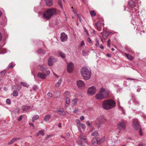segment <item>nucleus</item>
Listing matches in <instances>:
<instances>
[{
	"instance_id": "f257e3e1",
	"label": "nucleus",
	"mask_w": 146,
	"mask_h": 146,
	"mask_svg": "<svg viewBox=\"0 0 146 146\" xmlns=\"http://www.w3.org/2000/svg\"><path fill=\"white\" fill-rule=\"evenodd\" d=\"M115 105V102L111 99L103 101L102 106L103 108L106 110L112 109Z\"/></svg>"
},
{
	"instance_id": "f03ea898",
	"label": "nucleus",
	"mask_w": 146,
	"mask_h": 146,
	"mask_svg": "<svg viewBox=\"0 0 146 146\" xmlns=\"http://www.w3.org/2000/svg\"><path fill=\"white\" fill-rule=\"evenodd\" d=\"M56 13V9L54 8H51L48 9L43 13V17L46 20L50 19L53 15H55Z\"/></svg>"
},
{
	"instance_id": "7ed1b4c3",
	"label": "nucleus",
	"mask_w": 146,
	"mask_h": 146,
	"mask_svg": "<svg viewBox=\"0 0 146 146\" xmlns=\"http://www.w3.org/2000/svg\"><path fill=\"white\" fill-rule=\"evenodd\" d=\"M80 72L82 76L85 80H88L90 78L91 72L86 67H82L81 69Z\"/></svg>"
},
{
	"instance_id": "20e7f679",
	"label": "nucleus",
	"mask_w": 146,
	"mask_h": 146,
	"mask_svg": "<svg viewBox=\"0 0 146 146\" xmlns=\"http://www.w3.org/2000/svg\"><path fill=\"white\" fill-rule=\"evenodd\" d=\"M80 135L79 136L80 140L78 141V143L80 145V146H85V144L87 143V140L86 139V135L82 133L81 131Z\"/></svg>"
},
{
	"instance_id": "39448f33",
	"label": "nucleus",
	"mask_w": 146,
	"mask_h": 146,
	"mask_svg": "<svg viewBox=\"0 0 146 146\" xmlns=\"http://www.w3.org/2000/svg\"><path fill=\"white\" fill-rule=\"evenodd\" d=\"M50 73L49 70L46 71V73L39 72L37 74V76L41 79H44L46 78V77L50 74Z\"/></svg>"
},
{
	"instance_id": "423d86ee",
	"label": "nucleus",
	"mask_w": 146,
	"mask_h": 146,
	"mask_svg": "<svg viewBox=\"0 0 146 146\" xmlns=\"http://www.w3.org/2000/svg\"><path fill=\"white\" fill-rule=\"evenodd\" d=\"M104 99L108 98L110 94V91L102 88L100 90Z\"/></svg>"
},
{
	"instance_id": "0eeeda50",
	"label": "nucleus",
	"mask_w": 146,
	"mask_h": 146,
	"mask_svg": "<svg viewBox=\"0 0 146 146\" xmlns=\"http://www.w3.org/2000/svg\"><path fill=\"white\" fill-rule=\"evenodd\" d=\"M96 92V89L95 86H92L89 88L87 90V93L90 95L94 94Z\"/></svg>"
},
{
	"instance_id": "6e6552de",
	"label": "nucleus",
	"mask_w": 146,
	"mask_h": 146,
	"mask_svg": "<svg viewBox=\"0 0 146 146\" xmlns=\"http://www.w3.org/2000/svg\"><path fill=\"white\" fill-rule=\"evenodd\" d=\"M77 85L78 88L80 89H83L85 87V84L84 81L81 80H78L77 82Z\"/></svg>"
},
{
	"instance_id": "1a4fd4ad",
	"label": "nucleus",
	"mask_w": 146,
	"mask_h": 146,
	"mask_svg": "<svg viewBox=\"0 0 146 146\" xmlns=\"http://www.w3.org/2000/svg\"><path fill=\"white\" fill-rule=\"evenodd\" d=\"M74 68V64L72 62L68 64L67 70L68 72L71 73L73 70Z\"/></svg>"
},
{
	"instance_id": "9d476101",
	"label": "nucleus",
	"mask_w": 146,
	"mask_h": 146,
	"mask_svg": "<svg viewBox=\"0 0 146 146\" xmlns=\"http://www.w3.org/2000/svg\"><path fill=\"white\" fill-rule=\"evenodd\" d=\"M67 35L64 33H62L61 34L60 39L62 42L66 41L67 40Z\"/></svg>"
},
{
	"instance_id": "9b49d317",
	"label": "nucleus",
	"mask_w": 146,
	"mask_h": 146,
	"mask_svg": "<svg viewBox=\"0 0 146 146\" xmlns=\"http://www.w3.org/2000/svg\"><path fill=\"white\" fill-rule=\"evenodd\" d=\"M125 127V123L123 121L120 122L118 124V129L120 130L124 129Z\"/></svg>"
},
{
	"instance_id": "f8f14e48",
	"label": "nucleus",
	"mask_w": 146,
	"mask_h": 146,
	"mask_svg": "<svg viewBox=\"0 0 146 146\" xmlns=\"http://www.w3.org/2000/svg\"><path fill=\"white\" fill-rule=\"evenodd\" d=\"M133 125L134 128L137 130L139 128V123L138 122L137 119H134L133 120Z\"/></svg>"
},
{
	"instance_id": "ddd939ff",
	"label": "nucleus",
	"mask_w": 146,
	"mask_h": 146,
	"mask_svg": "<svg viewBox=\"0 0 146 146\" xmlns=\"http://www.w3.org/2000/svg\"><path fill=\"white\" fill-rule=\"evenodd\" d=\"M95 98L98 100H102L104 99L100 91L95 96Z\"/></svg>"
},
{
	"instance_id": "4468645a",
	"label": "nucleus",
	"mask_w": 146,
	"mask_h": 146,
	"mask_svg": "<svg viewBox=\"0 0 146 146\" xmlns=\"http://www.w3.org/2000/svg\"><path fill=\"white\" fill-rule=\"evenodd\" d=\"M46 5L48 6H52L53 5L52 0H45Z\"/></svg>"
},
{
	"instance_id": "2eb2a0df",
	"label": "nucleus",
	"mask_w": 146,
	"mask_h": 146,
	"mask_svg": "<svg viewBox=\"0 0 146 146\" xmlns=\"http://www.w3.org/2000/svg\"><path fill=\"white\" fill-rule=\"evenodd\" d=\"M78 101V99L76 98H75L73 99L72 101V104L73 106H74L76 105L77 103V102Z\"/></svg>"
},
{
	"instance_id": "dca6fc26",
	"label": "nucleus",
	"mask_w": 146,
	"mask_h": 146,
	"mask_svg": "<svg viewBox=\"0 0 146 146\" xmlns=\"http://www.w3.org/2000/svg\"><path fill=\"white\" fill-rule=\"evenodd\" d=\"M56 111L57 113L61 115H63L65 114L64 112L62 110H60V109H58Z\"/></svg>"
},
{
	"instance_id": "f3484780",
	"label": "nucleus",
	"mask_w": 146,
	"mask_h": 146,
	"mask_svg": "<svg viewBox=\"0 0 146 146\" xmlns=\"http://www.w3.org/2000/svg\"><path fill=\"white\" fill-rule=\"evenodd\" d=\"M53 59L51 57H50L49 58L48 60V65L50 66H51L53 65L52 61Z\"/></svg>"
},
{
	"instance_id": "a211bd4d",
	"label": "nucleus",
	"mask_w": 146,
	"mask_h": 146,
	"mask_svg": "<svg viewBox=\"0 0 146 146\" xmlns=\"http://www.w3.org/2000/svg\"><path fill=\"white\" fill-rule=\"evenodd\" d=\"M51 117V115H47L44 117L43 119L45 121H47Z\"/></svg>"
},
{
	"instance_id": "6ab92c4d",
	"label": "nucleus",
	"mask_w": 146,
	"mask_h": 146,
	"mask_svg": "<svg viewBox=\"0 0 146 146\" xmlns=\"http://www.w3.org/2000/svg\"><path fill=\"white\" fill-rule=\"evenodd\" d=\"M31 108L30 106H23L22 108L21 109L23 110V111H27V110Z\"/></svg>"
},
{
	"instance_id": "aec40b11",
	"label": "nucleus",
	"mask_w": 146,
	"mask_h": 146,
	"mask_svg": "<svg viewBox=\"0 0 146 146\" xmlns=\"http://www.w3.org/2000/svg\"><path fill=\"white\" fill-rule=\"evenodd\" d=\"M92 143L93 145L95 146H96L98 144V140L95 138L93 139L92 141Z\"/></svg>"
},
{
	"instance_id": "412c9836",
	"label": "nucleus",
	"mask_w": 146,
	"mask_h": 146,
	"mask_svg": "<svg viewBox=\"0 0 146 146\" xmlns=\"http://www.w3.org/2000/svg\"><path fill=\"white\" fill-rule=\"evenodd\" d=\"M125 49L128 52L132 53H134V52L130 48L127 46H125Z\"/></svg>"
},
{
	"instance_id": "4be33fe9",
	"label": "nucleus",
	"mask_w": 146,
	"mask_h": 146,
	"mask_svg": "<svg viewBox=\"0 0 146 146\" xmlns=\"http://www.w3.org/2000/svg\"><path fill=\"white\" fill-rule=\"evenodd\" d=\"M62 78H60L58 81L55 84V86L56 88L60 86L62 83Z\"/></svg>"
},
{
	"instance_id": "5701e85b",
	"label": "nucleus",
	"mask_w": 146,
	"mask_h": 146,
	"mask_svg": "<svg viewBox=\"0 0 146 146\" xmlns=\"http://www.w3.org/2000/svg\"><path fill=\"white\" fill-rule=\"evenodd\" d=\"M39 116L38 115H35L32 118V121L33 122H34L35 120L38 119Z\"/></svg>"
},
{
	"instance_id": "b1692460",
	"label": "nucleus",
	"mask_w": 146,
	"mask_h": 146,
	"mask_svg": "<svg viewBox=\"0 0 146 146\" xmlns=\"http://www.w3.org/2000/svg\"><path fill=\"white\" fill-rule=\"evenodd\" d=\"M58 54L61 57L63 58H65L66 56L65 54L62 51L59 50L58 51Z\"/></svg>"
},
{
	"instance_id": "393cba45",
	"label": "nucleus",
	"mask_w": 146,
	"mask_h": 146,
	"mask_svg": "<svg viewBox=\"0 0 146 146\" xmlns=\"http://www.w3.org/2000/svg\"><path fill=\"white\" fill-rule=\"evenodd\" d=\"M91 135L92 136H95L96 137H98L99 136L98 133L96 131L92 132L91 134Z\"/></svg>"
},
{
	"instance_id": "a878e982",
	"label": "nucleus",
	"mask_w": 146,
	"mask_h": 146,
	"mask_svg": "<svg viewBox=\"0 0 146 146\" xmlns=\"http://www.w3.org/2000/svg\"><path fill=\"white\" fill-rule=\"evenodd\" d=\"M105 140V137H103L101 139H100L99 140H98V144H100L101 143H103L104 141Z\"/></svg>"
},
{
	"instance_id": "bb28decb",
	"label": "nucleus",
	"mask_w": 146,
	"mask_h": 146,
	"mask_svg": "<svg viewBox=\"0 0 146 146\" xmlns=\"http://www.w3.org/2000/svg\"><path fill=\"white\" fill-rule=\"evenodd\" d=\"M128 3L132 7H135L136 6L135 3L134 1L132 0L130 2H128Z\"/></svg>"
},
{
	"instance_id": "cd10ccee",
	"label": "nucleus",
	"mask_w": 146,
	"mask_h": 146,
	"mask_svg": "<svg viewBox=\"0 0 146 146\" xmlns=\"http://www.w3.org/2000/svg\"><path fill=\"white\" fill-rule=\"evenodd\" d=\"M125 54L127 58L130 60H132L133 59V57L131 55L128 54L126 53H125Z\"/></svg>"
},
{
	"instance_id": "c85d7f7f",
	"label": "nucleus",
	"mask_w": 146,
	"mask_h": 146,
	"mask_svg": "<svg viewBox=\"0 0 146 146\" xmlns=\"http://www.w3.org/2000/svg\"><path fill=\"white\" fill-rule=\"evenodd\" d=\"M6 71L5 70L2 71L0 73V77H3L5 74Z\"/></svg>"
},
{
	"instance_id": "c756f323",
	"label": "nucleus",
	"mask_w": 146,
	"mask_h": 146,
	"mask_svg": "<svg viewBox=\"0 0 146 146\" xmlns=\"http://www.w3.org/2000/svg\"><path fill=\"white\" fill-rule=\"evenodd\" d=\"M21 84L23 86L25 87H28L29 86V85L26 82H21Z\"/></svg>"
},
{
	"instance_id": "7c9ffc66",
	"label": "nucleus",
	"mask_w": 146,
	"mask_h": 146,
	"mask_svg": "<svg viewBox=\"0 0 146 146\" xmlns=\"http://www.w3.org/2000/svg\"><path fill=\"white\" fill-rule=\"evenodd\" d=\"M39 66L40 68V70L44 71L45 70V68L44 67V66L43 65H39Z\"/></svg>"
},
{
	"instance_id": "2f4dec72",
	"label": "nucleus",
	"mask_w": 146,
	"mask_h": 146,
	"mask_svg": "<svg viewBox=\"0 0 146 146\" xmlns=\"http://www.w3.org/2000/svg\"><path fill=\"white\" fill-rule=\"evenodd\" d=\"M58 3L60 7L63 9V8L62 4V1L61 0H58Z\"/></svg>"
},
{
	"instance_id": "473e14b6",
	"label": "nucleus",
	"mask_w": 146,
	"mask_h": 146,
	"mask_svg": "<svg viewBox=\"0 0 146 146\" xmlns=\"http://www.w3.org/2000/svg\"><path fill=\"white\" fill-rule=\"evenodd\" d=\"M90 14L91 16L92 17L95 16L96 15L95 12L93 10L90 11Z\"/></svg>"
},
{
	"instance_id": "72a5a7b5",
	"label": "nucleus",
	"mask_w": 146,
	"mask_h": 146,
	"mask_svg": "<svg viewBox=\"0 0 146 146\" xmlns=\"http://www.w3.org/2000/svg\"><path fill=\"white\" fill-rule=\"evenodd\" d=\"M38 52L40 53L44 54L45 53V51L43 50L42 49H39L38 50Z\"/></svg>"
},
{
	"instance_id": "f704fd0d",
	"label": "nucleus",
	"mask_w": 146,
	"mask_h": 146,
	"mask_svg": "<svg viewBox=\"0 0 146 146\" xmlns=\"http://www.w3.org/2000/svg\"><path fill=\"white\" fill-rule=\"evenodd\" d=\"M16 141V139H15L14 138H13L8 143V144L10 145L12 144Z\"/></svg>"
},
{
	"instance_id": "c9c22d12",
	"label": "nucleus",
	"mask_w": 146,
	"mask_h": 146,
	"mask_svg": "<svg viewBox=\"0 0 146 146\" xmlns=\"http://www.w3.org/2000/svg\"><path fill=\"white\" fill-rule=\"evenodd\" d=\"M70 102V99L68 98H66V104H69Z\"/></svg>"
},
{
	"instance_id": "e433bc0d",
	"label": "nucleus",
	"mask_w": 146,
	"mask_h": 146,
	"mask_svg": "<svg viewBox=\"0 0 146 146\" xmlns=\"http://www.w3.org/2000/svg\"><path fill=\"white\" fill-rule=\"evenodd\" d=\"M15 64L14 63H13L12 62H11L10 64H9L8 66V68H13L15 66Z\"/></svg>"
},
{
	"instance_id": "4c0bfd02",
	"label": "nucleus",
	"mask_w": 146,
	"mask_h": 146,
	"mask_svg": "<svg viewBox=\"0 0 146 146\" xmlns=\"http://www.w3.org/2000/svg\"><path fill=\"white\" fill-rule=\"evenodd\" d=\"M13 95L14 96H17L18 95V92L16 91H14L13 93Z\"/></svg>"
},
{
	"instance_id": "58836bf2",
	"label": "nucleus",
	"mask_w": 146,
	"mask_h": 146,
	"mask_svg": "<svg viewBox=\"0 0 146 146\" xmlns=\"http://www.w3.org/2000/svg\"><path fill=\"white\" fill-rule=\"evenodd\" d=\"M7 52L6 50L5 49H3L0 51V54H5Z\"/></svg>"
},
{
	"instance_id": "ea45409f",
	"label": "nucleus",
	"mask_w": 146,
	"mask_h": 146,
	"mask_svg": "<svg viewBox=\"0 0 146 146\" xmlns=\"http://www.w3.org/2000/svg\"><path fill=\"white\" fill-rule=\"evenodd\" d=\"M79 125L82 129H84L86 127V126L85 125L82 123H80Z\"/></svg>"
},
{
	"instance_id": "a19ab883",
	"label": "nucleus",
	"mask_w": 146,
	"mask_h": 146,
	"mask_svg": "<svg viewBox=\"0 0 146 146\" xmlns=\"http://www.w3.org/2000/svg\"><path fill=\"white\" fill-rule=\"evenodd\" d=\"M96 26L97 28H99L100 29L101 28V25H100L99 22H97L96 23Z\"/></svg>"
},
{
	"instance_id": "79ce46f5",
	"label": "nucleus",
	"mask_w": 146,
	"mask_h": 146,
	"mask_svg": "<svg viewBox=\"0 0 146 146\" xmlns=\"http://www.w3.org/2000/svg\"><path fill=\"white\" fill-rule=\"evenodd\" d=\"M77 16L78 17V19H79V21L80 22H82V18L81 17V15H78L76 13Z\"/></svg>"
},
{
	"instance_id": "37998d69",
	"label": "nucleus",
	"mask_w": 146,
	"mask_h": 146,
	"mask_svg": "<svg viewBox=\"0 0 146 146\" xmlns=\"http://www.w3.org/2000/svg\"><path fill=\"white\" fill-rule=\"evenodd\" d=\"M6 102L8 104L10 105L11 104V101L10 99H7L6 100Z\"/></svg>"
},
{
	"instance_id": "c03bdc74",
	"label": "nucleus",
	"mask_w": 146,
	"mask_h": 146,
	"mask_svg": "<svg viewBox=\"0 0 146 146\" xmlns=\"http://www.w3.org/2000/svg\"><path fill=\"white\" fill-rule=\"evenodd\" d=\"M38 134H41L43 136L44 135V133L43 131H39Z\"/></svg>"
},
{
	"instance_id": "a18cd8bd",
	"label": "nucleus",
	"mask_w": 146,
	"mask_h": 146,
	"mask_svg": "<svg viewBox=\"0 0 146 146\" xmlns=\"http://www.w3.org/2000/svg\"><path fill=\"white\" fill-rule=\"evenodd\" d=\"M75 121L76 123L78 124L79 125H80V124L81 123L80 122V121L79 119H76L75 120Z\"/></svg>"
},
{
	"instance_id": "49530a36",
	"label": "nucleus",
	"mask_w": 146,
	"mask_h": 146,
	"mask_svg": "<svg viewBox=\"0 0 146 146\" xmlns=\"http://www.w3.org/2000/svg\"><path fill=\"white\" fill-rule=\"evenodd\" d=\"M37 88V86L36 85H34L33 88V89L34 90L36 91Z\"/></svg>"
},
{
	"instance_id": "de8ad7c7",
	"label": "nucleus",
	"mask_w": 146,
	"mask_h": 146,
	"mask_svg": "<svg viewBox=\"0 0 146 146\" xmlns=\"http://www.w3.org/2000/svg\"><path fill=\"white\" fill-rule=\"evenodd\" d=\"M85 44V43H84V40H82V41L81 42V44H80V46H83Z\"/></svg>"
},
{
	"instance_id": "09e8293b",
	"label": "nucleus",
	"mask_w": 146,
	"mask_h": 146,
	"mask_svg": "<svg viewBox=\"0 0 146 146\" xmlns=\"http://www.w3.org/2000/svg\"><path fill=\"white\" fill-rule=\"evenodd\" d=\"M23 117V116L22 115H20L19 117V118H18V121H21L22 119V117Z\"/></svg>"
},
{
	"instance_id": "8fccbe9b",
	"label": "nucleus",
	"mask_w": 146,
	"mask_h": 146,
	"mask_svg": "<svg viewBox=\"0 0 146 146\" xmlns=\"http://www.w3.org/2000/svg\"><path fill=\"white\" fill-rule=\"evenodd\" d=\"M48 96L50 97H52V94L51 92H48L47 94Z\"/></svg>"
},
{
	"instance_id": "3c124183",
	"label": "nucleus",
	"mask_w": 146,
	"mask_h": 146,
	"mask_svg": "<svg viewBox=\"0 0 146 146\" xmlns=\"http://www.w3.org/2000/svg\"><path fill=\"white\" fill-rule=\"evenodd\" d=\"M86 124L88 125V126L89 127H91V125H92V124L90 123H89V121H87L86 122Z\"/></svg>"
},
{
	"instance_id": "603ef678",
	"label": "nucleus",
	"mask_w": 146,
	"mask_h": 146,
	"mask_svg": "<svg viewBox=\"0 0 146 146\" xmlns=\"http://www.w3.org/2000/svg\"><path fill=\"white\" fill-rule=\"evenodd\" d=\"M96 42L95 44V45L96 46H98L99 45V42H98V40H96Z\"/></svg>"
},
{
	"instance_id": "864d4df0",
	"label": "nucleus",
	"mask_w": 146,
	"mask_h": 146,
	"mask_svg": "<svg viewBox=\"0 0 146 146\" xmlns=\"http://www.w3.org/2000/svg\"><path fill=\"white\" fill-rule=\"evenodd\" d=\"M84 29L85 31L86 32V33L88 35H89V34L88 33V31H87V30L86 29V28L85 27H84Z\"/></svg>"
},
{
	"instance_id": "5fc2aeb1",
	"label": "nucleus",
	"mask_w": 146,
	"mask_h": 146,
	"mask_svg": "<svg viewBox=\"0 0 146 146\" xmlns=\"http://www.w3.org/2000/svg\"><path fill=\"white\" fill-rule=\"evenodd\" d=\"M29 124L30 125L32 126L33 129H35V127L34 125L31 123H29Z\"/></svg>"
},
{
	"instance_id": "6e6d98bb",
	"label": "nucleus",
	"mask_w": 146,
	"mask_h": 146,
	"mask_svg": "<svg viewBox=\"0 0 146 146\" xmlns=\"http://www.w3.org/2000/svg\"><path fill=\"white\" fill-rule=\"evenodd\" d=\"M111 42V40L110 39H109L108 40V46L110 47V43Z\"/></svg>"
},
{
	"instance_id": "4d7b16f0",
	"label": "nucleus",
	"mask_w": 146,
	"mask_h": 146,
	"mask_svg": "<svg viewBox=\"0 0 146 146\" xmlns=\"http://www.w3.org/2000/svg\"><path fill=\"white\" fill-rule=\"evenodd\" d=\"M78 109L77 108H76L75 109V110H74V111H73V113H76L78 112Z\"/></svg>"
},
{
	"instance_id": "13d9d810",
	"label": "nucleus",
	"mask_w": 146,
	"mask_h": 146,
	"mask_svg": "<svg viewBox=\"0 0 146 146\" xmlns=\"http://www.w3.org/2000/svg\"><path fill=\"white\" fill-rule=\"evenodd\" d=\"M65 94L66 95L69 96L70 95V93L68 91H66L65 92Z\"/></svg>"
},
{
	"instance_id": "bf43d9fd",
	"label": "nucleus",
	"mask_w": 146,
	"mask_h": 146,
	"mask_svg": "<svg viewBox=\"0 0 146 146\" xmlns=\"http://www.w3.org/2000/svg\"><path fill=\"white\" fill-rule=\"evenodd\" d=\"M139 133L140 135H142V130H141V129H140L139 130Z\"/></svg>"
},
{
	"instance_id": "052dcab7",
	"label": "nucleus",
	"mask_w": 146,
	"mask_h": 146,
	"mask_svg": "<svg viewBox=\"0 0 146 146\" xmlns=\"http://www.w3.org/2000/svg\"><path fill=\"white\" fill-rule=\"evenodd\" d=\"M82 53L84 56H85L86 55V52L84 50H83Z\"/></svg>"
},
{
	"instance_id": "680f3d73",
	"label": "nucleus",
	"mask_w": 146,
	"mask_h": 146,
	"mask_svg": "<svg viewBox=\"0 0 146 146\" xmlns=\"http://www.w3.org/2000/svg\"><path fill=\"white\" fill-rule=\"evenodd\" d=\"M84 116H82L80 118V119L82 121H83L84 120Z\"/></svg>"
},
{
	"instance_id": "e2e57ef3",
	"label": "nucleus",
	"mask_w": 146,
	"mask_h": 146,
	"mask_svg": "<svg viewBox=\"0 0 146 146\" xmlns=\"http://www.w3.org/2000/svg\"><path fill=\"white\" fill-rule=\"evenodd\" d=\"M106 56L107 57H111V55L110 54H106Z\"/></svg>"
},
{
	"instance_id": "0e129e2a",
	"label": "nucleus",
	"mask_w": 146,
	"mask_h": 146,
	"mask_svg": "<svg viewBox=\"0 0 146 146\" xmlns=\"http://www.w3.org/2000/svg\"><path fill=\"white\" fill-rule=\"evenodd\" d=\"M54 75L56 77H57V78H58V77H59V76H58L57 74H56L55 73H53Z\"/></svg>"
},
{
	"instance_id": "69168bd1",
	"label": "nucleus",
	"mask_w": 146,
	"mask_h": 146,
	"mask_svg": "<svg viewBox=\"0 0 146 146\" xmlns=\"http://www.w3.org/2000/svg\"><path fill=\"white\" fill-rule=\"evenodd\" d=\"M100 48H101V49H103L104 48V47L102 45H100Z\"/></svg>"
},
{
	"instance_id": "338daca9",
	"label": "nucleus",
	"mask_w": 146,
	"mask_h": 146,
	"mask_svg": "<svg viewBox=\"0 0 146 146\" xmlns=\"http://www.w3.org/2000/svg\"><path fill=\"white\" fill-rule=\"evenodd\" d=\"M88 41L90 43H92V41H91V40H90V38H88Z\"/></svg>"
},
{
	"instance_id": "774afa93",
	"label": "nucleus",
	"mask_w": 146,
	"mask_h": 146,
	"mask_svg": "<svg viewBox=\"0 0 146 146\" xmlns=\"http://www.w3.org/2000/svg\"><path fill=\"white\" fill-rule=\"evenodd\" d=\"M76 14V10L74 9H73L72 10Z\"/></svg>"
}]
</instances>
